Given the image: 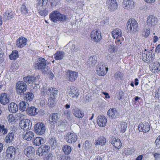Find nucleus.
Here are the masks:
<instances>
[{
    "label": "nucleus",
    "mask_w": 160,
    "mask_h": 160,
    "mask_svg": "<svg viewBox=\"0 0 160 160\" xmlns=\"http://www.w3.org/2000/svg\"><path fill=\"white\" fill-rule=\"evenodd\" d=\"M34 66L36 69L41 70L44 74L47 73L48 71L47 61L43 58L41 57L37 59L35 62Z\"/></svg>",
    "instance_id": "1"
},
{
    "label": "nucleus",
    "mask_w": 160,
    "mask_h": 160,
    "mask_svg": "<svg viewBox=\"0 0 160 160\" xmlns=\"http://www.w3.org/2000/svg\"><path fill=\"white\" fill-rule=\"evenodd\" d=\"M49 18L53 22L58 21L65 22L67 19V17L66 15L61 14L57 10L53 11L50 14Z\"/></svg>",
    "instance_id": "2"
},
{
    "label": "nucleus",
    "mask_w": 160,
    "mask_h": 160,
    "mask_svg": "<svg viewBox=\"0 0 160 160\" xmlns=\"http://www.w3.org/2000/svg\"><path fill=\"white\" fill-rule=\"evenodd\" d=\"M46 130L45 124L42 122H38L36 124L34 130L36 133L39 135H42L45 133Z\"/></svg>",
    "instance_id": "3"
},
{
    "label": "nucleus",
    "mask_w": 160,
    "mask_h": 160,
    "mask_svg": "<svg viewBox=\"0 0 160 160\" xmlns=\"http://www.w3.org/2000/svg\"><path fill=\"white\" fill-rule=\"evenodd\" d=\"M16 90L18 94H21L24 92L26 91L27 89V86L26 84L23 81H18L16 84Z\"/></svg>",
    "instance_id": "4"
},
{
    "label": "nucleus",
    "mask_w": 160,
    "mask_h": 160,
    "mask_svg": "<svg viewBox=\"0 0 160 160\" xmlns=\"http://www.w3.org/2000/svg\"><path fill=\"white\" fill-rule=\"evenodd\" d=\"M90 37L92 40L95 42H99L102 39L101 32L98 30H94L91 32Z\"/></svg>",
    "instance_id": "5"
},
{
    "label": "nucleus",
    "mask_w": 160,
    "mask_h": 160,
    "mask_svg": "<svg viewBox=\"0 0 160 160\" xmlns=\"http://www.w3.org/2000/svg\"><path fill=\"white\" fill-rule=\"evenodd\" d=\"M127 28L131 32H135L138 28V23L135 19H130L127 22Z\"/></svg>",
    "instance_id": "6"
},
{
    "label": "nucleus",
    "mask_w": 160,
    "mask_h": 160,
    "mask_svg": "<svg viewBox=\"0 0 160 160\" xmlns=\"http://www.w3.org/2000/svg\"><path fill=\"white\" fill-rule=\"evenodd\" d=\"M97 74L100 76H104L107 73L108 68L102 63L98 64L96 67Z\"/></svg>",
    "instance_id": "7"
},
{
    "label": "nucleus",
    "mask_w": 160,
    "mask_h": 160,
    "mask_svg": "<svg viewBox=\"0 0 160 160\" xmlns=\"http://www.w3.org/2000/svg\"><path fill=\"white\" fill-rule=\"evenodd\" d=\"M32 124L30 120L23 119L21 121L19 125L22 129L27 130L31 129Z\"/></svg>",
    "instance_id": "8"
},
{
    "label": "nucleus",
    "mask_w": 160,
    "mask_h": 160,
    "mask_svg": "<svg viewBox=\"0 0 160 160\" xmlns=\"http://www.w3.org/2000/svg\"><path fill=\"white\" fill-rule=\"evenodd\" d=\"M66 141L69 143H73L77 140V137L75 133H68L65 137Z\"/></svg>",
    "instance_id": "9"
},
{
    "label": "nucleus",
    "mask_w": 160,
    "mask_h": 160,
    "mask_svg": "<svg viewBox=\"0 0 160 160\" xmlns=\"http://www.w3.org/2000/svg\"><path fill=\"white\" fill-rule=\"evenodd\" d=\"M69 96L72 98H77L79 95V92L77 88L74 86L70 87L68 90Z\"/></svg>",
    "instance_id": "10"
},
{
    "label": "nucleus",
    "mask_w": 160,
    "mask_h": 160,
    "mask_svg": "<svg viewBox=\"0 0 160 160\" xmlns=\"http://www.w3.org/2000/svg\"><path fill=\"white\" fill-rule=\"evenodd\" d=\"M139 131L143 132H148L150 130V125L148 122H141L138 126Z\"/></svg>",
    "instance_id": "11"
},
{
    "label": "nucleus",
    "mask_w": 160,
    "mask_h": 160,
    "mask_svg": "<svg viewBox=\"0 0 160 160\" xmlns=\"http://www.w3.org/2000/svg\"><path fill=\"white\" fill-rule=\"evenodd\" d=\"M107 6L110 10H114L118 8V6L116 0H107Z\"/></svg>",
    "instance_id": "12"
},
{
    "label": "nucleus",
    "mask_w": 160,
    "mask_h": 160,
    "mask_svg": "<svg viewBox=\"0 0 160 160\" xmlns=\"http://www.w3.org/2000/svg\"><path fill=\"white\" fill-rule=\"evenodd\" d=\"M107 115L111 118H118L119 114V112L115 108H111L107 112Z\"/></svg>",
    "instance_id": "13"
},
{
    "label": "nucleus",
    "mask_w": 160,
    "mask_h": 160,
    "mask_svg": "<svg viewBox=\"0 0 160 160\" xmlns=\"http://www.w3.org/2000/svg\"><path fill=\"white\" fill-rule=\"evenodd\" d=\"M134 3L132 0H124L122 2V6L124 9L130 10L133 8Z\"/></svg>",
    "instance_id": "14"
},
{
    "label": "nucleus",
    "mask_w": 160,
    "mask_h": 160,
    "mask_svg": "<svg viewBox=\"0 0 160 160\" xmlns=\"http://www.w3.org/2000/svg\"><path fill=\"white\" fill-rule=\"evenodd\" d=\"M158 22V19L153 15H149L147 18V25L150 27H152L156 25Z\"/></svg>",
    "instance_id": "15"
},
{
    "label": "nucleus",
    "mask_w": 160,
    "mask_h": 160,
    "mask_svg": "<svg viewBox=\"0 0 160 160\" xmlns=\"http://www.w3.org/2000/svg\"><path fill=\"white\" fill-rule=\"evenodd\" d=\"M78 73L77 72L69 71L67 73V79L71 82H73L77 78Z\"/></svg>",
    "instance_id": "16"
},
{
    "label": "nucleus",
    "mask_w": 160,
    "mask_h": 160,
    "mask_svg": "<svg viewBox=\"0 0 160 160\" xmlns=\"http://www.w3.org/2000/svg\"><path fill=\"white\" fill-rule=\"evenodd\" d=\"M97 122L99 126L104 127L107 122V119L104 116H98L97 118Z\"/></svg>",
    "instance_id": "17"
},
{
    "label": "nucleus",
    "mask_w": 160,
    "mask_h": 160,
    "mask_svg": "<svg viewBox=\"0 0 160 160\" xmlns=\"http://www.w3.org/2000/svg\"><path fill=\"white\" fill-rule=\"evenodd\" d=\"M111 142L116 148L120 149L122 146V143L120 139L118 138L112 137L110 140Z\"/></svg>",
    "instance_id": "18"
},
{
    "label": "nucleus",
    "mask_w": 160,
    "mask_h": 160,
    "mask_svg": "<svg viewBox=\"0 0 160 160\" xmlns=\"http://www.w3.org/2000/svg\"><path fill=\"white\" fill-rule=\"evenodd\" d=\"M27 39L25 38L21 37L19 38L16 42V45L19 48H22L27 44Z\"/></svg>",
    "instance_id": "19"
},
{
    "label": "nucleus",
    "mask_w": 160,
    "mask_h": 160,
    "mask_svg": "<svg viewBox=\"0 0 160 160\" xmlns=\"http://www.w3.org/2000/svg\"><path fill=\"white\" fill-rule=\"evenodd\" d=\"M16 149L13 146L8 148L6 151V156L9 158H11L15 154Z\"/></svg>",
    "instance_id": "20"
},
{
    "label": "nucleus",
    "mask_w": 160,
    "mask_h": 160,
    "mask_svg": "<svg viewBox=\"0 0 160 160\" xmlns=\"http://www.w3.org/2000/svg\"><path fill=\"white\" fill-rule=\"evenodd\" d=\"M72 113L75 117L78 118H82L84 116L83 112L76 107L74 108Z\"/></svg>",
    "instance_id": "21"
},
{
    "label": "nucleus",
    "mask_w": 160,
    "mask_h": 160,
    "mask_svg": "<svg viewBox=\"0 0 160 160\" xmlns=\"http://www.w3.org/2000/svg\"><path fill=\"white\" fill-rule=\"evenodd\" d=\"M66 47L69 48V52L73 55L76 54L77 49L76 46L73 42H70L66 46Z\"/></svg>",
    "instance_id": "22"
},
{
    "label": "nucleus",
    "mask_w": 160,
    "mask_h": 160,
    "mask_svg": "<svg viewBox=\"0 0 160 160\" xmlns=\"http://www.w3.org/2000/svg\"><path fill=\"white\" fill-rule=\"evenodd\" d=\"M34 133L31 131H27L26 132H24L23 134V138L24 139L28 141L31 140L34 137Z\"/></svg>",
    "instance_id": "23"
},
{
    "label": "nucleus",
    "mask_w": 160,
    "mask_h": 160,
    "mask_svg": "<svg viewBox=\"0 0 160 160\" xmlns=\"http://www.w3.org/2000/svg\"><path fill=\"white\" fill-rule=\"evenodd\" d=\"M34 148L31 146L28 147L24 151V153L28 157H30L34 155L35 152Z\"/></svg>",
    "instance_id": "24"
},
{
    "label": "nucleus",
    "mask_w": 160,
    "mask_h": 160,
    "mask_svg": "<svg viewBox=\"0 0 160 160\" xmlns=\"http://www.w3.org/2000/svg\"><path fill=\"white\" fill-rule=\"evenodd\" d=\"M9 99L7 93H2L0 97V102L1 104L5 105L8 103Z\"/></svg>",
    "instance_id": "25"
},
{
    "label": "nucleus",
    "mask_w": 160,
    "mask_h": 160,
    "mask_svg": "<svg viewBox=\"0 0 160 160\" xmlns=\"http://www.w3.org/2000/svg\"><path fill=\"white\" fill-rule=\"evenodd\" d=\"M60 117V116L59 114L57 113H53L50 117L49 121L55 124L59 120Z\"/></svg>",
    "instance_id": "26"
},
{
    "label": "nucleus",
    "mask_w": 160,
    "mask_h": 160,
    "mask_svg": "<svg viewBox=\"0 0 160 160\" xmlns=\"http://www.w3.org/2000/svg\"><path fill=\"white\" fill-rule=\"evenodd\" d=\"M122 33L121 30L118 28L114 29L112 32V37L114 38L122 37Z\"/></svg>",
    "instance_id": "27"
},
{
    "label": "nucleus",
    "mask_w": 160,
    "mask_h": 160,
    "mask_svg": "<svg viewBox=\"0 0 160 160\" xmlns=\"http://www.w3.org/2000/svg\"><path fill=\"white\" fill-rule=\"evenodd\" d=\"M18 106L21 111H27L28 108V104L25 101H20L18 104Z\"/></svg>",
    "instance_id": "28"
},
{
    "label": "nucleus",
    "mask_w": 160,
    "mask_h": 160,
    "mask_svg": "<svg viewBox=\"0 0 160 160\" xmlns=\"http://www.w3.org/2000/svg\"><path fill=\"white\" fill-rule=\"evenodd\" d=\"M8 109L10 112L12 113H15L18 111V107L16 104L14 102H12L9 105Z\"/></svg>",
    "instance_id": "29"
},
{
    "label": "nucleus",
    "mask_w": 160,
    "mask_h": 160,
    "mask_svg": "<svg viewBox=\"0 0 160 160\" xmlns=\"http://www.w3.org/2000/svg\"><path fill=\"white\" fill-rule=\"evenodd\" d=\"M27 112L29 115L34 116L36 115L38 112V109L32 106L28 107Z\"/></svg>",
    "instance_id": "30"
},
{
    "label": "nucleus",
    "mask_w": 160,
    "mask_h": 160,
    "mask_svg": "<svg viewBox=\"0 0 160 160\" xmlns=\"http://www.w3.org/2000/svg\"><path fill=\"white\" fill-rule=\"evenodd\" d=\"M24 81L27 83L30 84V83H33L37 80V78L28 76L26 77H24L23 78Z\"/></svg>",
    "instance_id": "31"
},
{
    "label": "nucleus",
    "mask_w": 160,
    "mask_h": 160,
    "mask_svg": "<svg viewBox=\"0 0 160 160\" xmlns=\"http://www.w3.org/2000/svg\"><path fill=\"white\" fill-rule=\"evenodd\" d=\"M3 15V18L6 20H9L13 17L14 15V13L11 10H8L5 12Z\"/></svg>",
    "instance_id": "32"
},
{
    "label": "nucleus",
    "mask_w": 160,
    "mask_h": 160,
    "mask_svg": "<svg viewBox=\"0 0 160 160\" xmlns=\"http://www.w3.org/2000/svg\"><path fill=\"white\" fill-rule=\"evenodd\" d=\"M54 58L56 60H61L63 59L65 56L64 52L62 51H59L54 55Z\"/></svg>",
    "instance_id": "33"
},
{
    "label": "nucleus",
    "mask_w": 160,
    "mask_h": 160,
    "mask_svg": "<svg viewBox=\"0 0 160 160\" xmlns=\"http://www.w3.org/2000/svg\"><path fill=\"white\" fill-rule=\"evenodd\" d=\"M37 8L39 11V13L41 16H45L47 15L48 12L46 10L45 6H38V5H37Z\"/></svg>",
    "instance_id": "34"
},
{
    "label": "nucleus",
    "mask_w": 160,
    "mask_h": 160,
    "mask_svg": "<svg viewBox=\"0 0 160 160\" xmlns=\"http://www.w3.org/2000/svg\"><path fill=\"white\" fill-rule=\"evenodd\" d=\"M24 99L27 101H32L34 97L33 94L31 92H27L24 94Z\"/></svg>",
    "instance_id": "35"
},
{
    "label": "nucleus",
    "mask_w": 160,
    "mask_h": 160,
    "mask_svg": "<svg viewBox=\"0 0 160 160\" xmlns=\"http://www.w3.org/2000/svg\"><path fill=\"white\" fill-rule=\"evenodd\" d=\"M127 127V123L125 122H121L118 125V128L119 131L122 133H124L125 132Z\"/></svg>",
    "instance_id": "36"
},
{
    "label": "nucleus",
    "mask_w": 160,
    "mask_h": 160,
    "mask_svg": "<svg viewBox=\"0 0 160 160\" xmlns=\"http://www.w3.org/2000/svg\"><path fill=\"white\" fill-rule=\"evenodd\" d=\"M106 142V139L103 137H101L95 141V145H104Z\"/></svg>",
    "instance_id": "37"
},
{
    "label": "nucleus",
    "mask_w": 160,
    "mask_h": 160,
    "mask_svg": "<svg viewBox=\"0 0 160 160\" xmlns=\"http://www.w3.org/2000/svg\"><path fill=\"white\" fill-rule=\"evenodd\" d=\"M44 139L42 138L37 137L33 141V143L36 146H39L43 143Z\"/></svg>",
    "instance_id": "38"
},
{
    "label": "nucleus",
    "mask_w": 160,
    "mask_h": 160,
    "mask_svg": "<svg viewBox=\"0 0 160 160\" xmlns=\"http://www.w3.org/2000/svg\"><path fill=\"white\" fill-rule=\"evenodd\" d=\"M97 58L96 56H91L88 60V63L91 66H94L97 62Z\"/></svg>",
    "instance_id": "39"
},
{
    "label": "nucleus",
    "mask_w": 160,
    "mask_h": 160,
    "mask_svg": "<svg viewBox=\"0 0 160 160\" xmlns=\"http://www.w3.org/2000/svg\"><path fill=\"white\" fill-rule=\"evenodd\" d=\"M14 134L12 132H9L6 136L5 140L7 143H9L12 142L13 139Z\"/></svg>",
    "instance_id": "40"
},
{
    "label": "nucleus",
    "mask_w": 160,
    "mask_h": 160,
    "mask_svg": "<svg viewBox=\"0 0 160 160\" xmlns=\"http://www.w3.org/2000/svg\"><path fill=\"white\" fill-rule=\"evenodd\" d=\"M51 98H56L57 97L58 94V91L57 89L55 88H50Z\"/></svg>",
    "instance_id": "41"
},
{
    "label": "nucleus",
    "mask_w": 160,
    "mask_h": 160,
    "mask_svg": "<svg viewBox=\"0 0 160 160\" xmlns=\"http://www.w3.org/2000/svg\"><path fill=\"white\" fill-rule=\"evenodd\" d=\"M152 68L153 72L154 73L157 72L160 70V64L158 62H154Z\"/></svg>",
    "instance_id": "42"
},
{
    "label": "nucleus",
    "mask_w": 160,
    "mask_h": 160,
    "mask_svg": "<svg viewBox=\"0 0 160 160\" xmlns=\"http://www.w3.org/2000/svg\"><path fill=\"white\" fill-rule=\"evenodd\" d=\"M72 149L71 147L68 145H64L63 146V151L67 155L69 154L72 151Z\"/></svg>",
    "instance_id": "43"
},
{
    "label": "nucleus",
    "mask_w": 160,
    "mask_h": 160,
    "mask_svg": "<svg viewBox=\"0 0 160 160\" xmlns=\"http://www.w3.org/2000/svg\"><path fill=\"white\" fill-rule=\"evenodd\" d=\"M50 88L47 89V88H44L43 89L41 90V95L42 96H45L46 95L49 96L50 94Z\"/></svg>",
    "instance_id": "44"
},
{
    "label": "nucleus",
    "mask_w": 160,
    "mask_h": 160,
    "mask_svg": "<svg viewBox=\"0 0 160 160\" xmlns=\"http://www.w3.org/2000/svg\"><path fill=\"white\" fill-rule=\"evenodd\" d=\"M55 98L51 97L49 98L48 100V104L49 107H53L55 105Z\"/></svg>",
    "instance_id": "45"
},
{
    "label": "nucleus",
    "mask_w": 160,
    "mask_h": 160,
    "mask_svg": "<svg viewBox=\"0 0 160 160\" xmlns=\"http://www.w3.org/2000/svg\"><path fill=\"white\" fill-rule=\"evenodd\" d=\"M18 56V51L16 50L13 51L12 54L9 55V58L11 60H15Z\"/></svg>",
    "instance_id": "46"
},
{
    "label": "nucleus",
    "mask_w": 160,
    "mask_h": 160,
    "mask_svg": "<svg viewBox=\"0 0 160 160\" xmlns=\"http://www.w3.org/2000/svg\"><path fill=\"white\" fill-rule=\"evenodd\" d=\"M48 142L51 147L53 148L57 146V142L54 138L53 137L50 138Z\"/></svg>",
    "instance_id": "47"
},
{
    "label": "nucleus",
    "mask_w": 160,
    "mask_h": 160,
    "mask_svg": "<svg viewBox=\"0 0 160 160\" xmlns=\"http://www.w3.org/2000/svg\"><path fill=\"white\" fill-rule=\"evenodd\" d=\"M57 158L61 160H70V157L67 155H63L60 154L57 155Z\"/></svg>",
    "instance_id": "48"
},
{
    "label": "nucleus",
    "mask_w": 160,
    "mask_h": 160,
    "mask_svg": "<svg viewBox=\"0 0 160 160\" xmlns=\"http://www.w3.org/2000/svg\"><path fill=\"white\" fill-rule=\"evenodd\" d=\"M123 74L119 71H118L115 73L114 78L120 80L123 78Z\"/></svg>",
    "instance_id": "49"
},
{
    "label": "nucleus",
    "mask_w": 160,
    "mask_h": 160,
    "mask_svg": "<svg viewBox=\"0 0 160 160\" xmlns=\"http://www.w3.org/2000/svg\"><path fill=\"white\" fill-rule=\"evenodd\" d=\"M150 30L149 28H144L142 32V35L146 38L150 34Z\"/></svg>",
    "instance_id": "50"
},
{
    "label": "nucleus",
    "mask_w": 160,
    "mask_h": 160,
    "mask_svg": "<svg viewBox=\"0 0 160 160\" xmlns=\"http://www.w3.org/2000/svg\"><path fill=\"white\" fill-rule=\"evenodd\" d=\"M20 11L22 14L26 15L28 13V10L26 7L24 5H21Z\"/></svg>",
    "instance_id": "51"
},
{
    "label": "nucleus",
    "mask_w": 160,
    "mask_h": 160,
    "mask_svg": "<svg viewBox=\"0 0 160 160\" xmlns=\"http://www.w3.org/2000/svg\"><path fill=\"white\" fill-rule=\"evenodd\" d=\"M107 48L109 52L111 53L116 52L117 48L114 47L113 44L109 45L108 46Z\"/></svg>",
    "instance_id": "52"
},
{
    "label": "nucleus",
    "mask_w": 160,
    "mask_h": 160,
    "mask_svg": "<svg viewBox=\"0 0 160 160\" xmlns=\"http://www.w3.org/2000/svg\"><path fill=\"white\" fill-rule=\"evenodd\" d=\"M8 129L6 124L0 131V134L3 135L6 134L8 132Z\"/></svg>",
    "instance_id": "53"
},
{
    "label": "nucleus",
    "mask_w": 160,
    "mask_h": 160,
    "mask_svg": "<svg viewBox=\"0 0 160 160\" xmlns=\"http://www.w3.org/2000/svg\"><path fill=\"white\" fill-rule=\"evenodd\" d=\"M48 1V0H38L37 5H38V6H45Z\"/></svg>",
    "instance_id": "54"
},
{
    "label": "nucleus",
    "mask_w": 160,
    "mask_h": 160,
    "mask_svg": "<svg viewBox=\"0 0 160 160\" xmlns=\"http://www.w3.org/2000/svg\"><path fill=\"white\" fill-rule=\"evenodd\" d=\"M135 151V149L133 148H128L125 151V154L129 155L132 154Z\"/></svg>",
    "instance_id": "55"
},
{
    "label": "nucleus",
    "mask_w": 160,
    "mask_h": 160,
    "mask_svg": "<svg viewBox=\"0 0 160 160\" xmlns=\"http://www.w3.org/2000/svg\"><path fill=\"white\" fill-rule=\"evenodd\" d=\"M8 121L10 122L14 123L16 122V120L12 114H10L8 117Z\"/></svg>",
    "instance_id": "56"
},
{
    "label": "nucleus",
    "mask_w": 160,
    "mask_h": 160,
    "mask_svg": "<svg viewBox=\"0 0 160 160\" xmlns=\"http://www.w3.org/2000/svg\"><path fill=\"white\" fill-rule=\"evenodd\" d=\"M54 157L51 153H49L45 156L43 158L44 160H52Z\"/></svg>",
    "instance_id": "57"
},
{
    "label": "nucleus",
    "mask_w": 160,
    "mask_h": 160,
    "mask_svg": "<svg viewBox=\"0 0 160 160\" xmlns=\"http://www.w3.org/2000/svg\"><path fill=\"white\" fill-rule=\"evenodd\" d=\"M116 38L115 42L117 45H119L123 41V38L122 37L117 38Z\"/></svg>",
    "instance_id": "58"
},
{
    "label": "nucleus",
    "mask_w": 160,
    "mask_h": 160,
    "mask_svg": "<svg viewBox=\"0 0 160 160\" xmlns=\"http://www.w3.org/2000/svg\"><path fill=\"white\" fill-rule=\"evenodd\" d=\"M40 147L44 151V153H47L49 151L50 147L48 145H45L42 146Z\"/></svg>",
    "instance_id": "59"
},
{
    "label": "nucleus",
    "mask_w": 160,
    "mask_h": 160,
    "mask_svg": "<svg viewBox=\"0 0 160 160\" xmlns=\"http://www.w3.org/2000/svg\"><path fill=\"white\" fill-rule=\"evenodd\" d=\"M84 145L85 149H88L91 147L92 144L90 143L88 141H86L84 144Z\"/></svg>",
    "instance_id": "60"
},
{
    "label": "nucleus",
    "mask_w": 160,
    "mask_h": 160,
    "mask_svg": "<svg viewBox=\"0 0 160 160\" xmlns=\"http://www.w3.org/2000/svg\"><path fill=\"white\" fill-rule=\"evenodd\" d=\"M155 143L157 148H160V135L157 138Z\"/></svg>",
    "instance_id": "61"
},
{
    "label": "nucleus",
    "mask_w": 160,
    "mask_h": 160,
    "mask_svg": "<svg viewBox=\"0 0 160 160\" xmlns=\"http://www.w3.org/2000/svg\"><path fill=\"white\" fill-rule=\"evenodd\" d=\"M5 120L2 119H0V131L6 124Z\"/></svg>",
    "instance_id": "62"
},
{
    "label": "nucleus",
    "mask_w": 160,
    "mask_h": 160,
    "mask_svg": "<svg viewBox=\"0 0 160 160\" xmlns=\"http://www.w3.org/2000/svg\"><path fill=\"white\" fill-rule=\"evenodd\" d=\"M16 64L15 63L12 64L11 65V66L10 67V69H9V70L10 71V72H14V71H15L17 69V68H16Z\"/></svg>",
    "instance_id": "63"
},
{
    "label": "nucleus",
    "mask_w": 160,
    "mask_h": 160,
    "mask_svg": "<svg viewBox=\"0 0 160 160\" xmlns=\"http://www.w3.org/2000/svg\"><path fill=\"white\" fill-rule=\"evenodd\" d=\"M141 99L140 97H139L138 96H136L133 98L132 101L133 102H135V103H136L137 102H139Z\"/></svg>",
    "instance_id": "64"
}]
</instances>
